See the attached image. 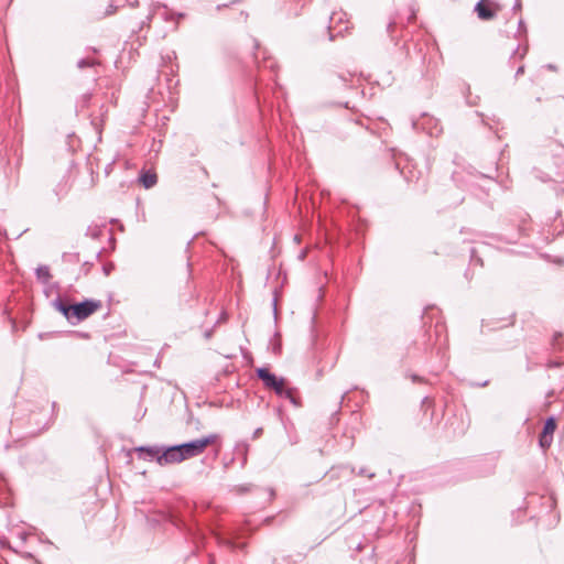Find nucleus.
Returning a JSON list of instances; mask_svg holds the SVG:
<instances>
[{
    "instance_id": "1",
    "label": "nucleus",
    "mask_w": 564,
    "mask_h": 564,
    "mask_svg": "<svg viewBox=\"0 0 564 564\" xmlns=\"http://www.w3.org/2000/svg\"><path fill=\"white\" fill-rule=\"evenodd\" d=\"M139 458L148 462H156L159 465H167L176 462V445L167 448L161 446H140L135 448Z\"/></svg>"
},
{
    "instance_id": "12",
    "label": "nucleus",
    "mask_w": 564,
    "mask_h": 564,
    "mask_svg": "<svg viewBox=\"0 0 564 564\" xmlns=\"http://www.w3.org/2000/svg\"><path fill=\"white\" fill-rule=\"evenodd\" d=\"M97 63L95 59H89V58H82L77 62V67L78 68H85V67H93L95 66Z\"/></svg>"
},
{
    "instance_id": "7",
    "label": "nucleus",
    "mask_w": 564,
    "mask_h": 564,
    "mask_svg": "<svg viewBox=\"0 0 564 564\" xmlns=\"http://www.w3.org/2000/svg\"><path fill=\"white\" fill-rule=\"evenodd\" d=\"M556 430V422L553 417L546 420L543 431L540 435V446L547 449L553 441V434Z\"/></svg>"
},
{
    "instance_id": "10",
    "label": "nucleus",
    "mask_w": 564,
    "mask_h": 564,
    "mask_svg": "<svg viewBox=\"0 0 564 564\" xmlns=\"http://www.w3.org/2000/svg\"><path fill=\"white\" fill-rule=\"evenodd\" d=\"M283 395L286 397L295 406H301L302 403L296 389L288 387L284 390Z\"/></svg>"
},
{
    "instance_id": "5",
    "label": "nucleus",
    "mask_w": 564,
    "mask_h": 564,
    "mask_svg": "<svg viewBox=\"0 0 564 564\" xmlns=\"http://www.w3.org/2000/svg\"><path fill=\"white\" fill-rule=\"evenodd\" d=\"M480 20H491L500 10V6L491 0H480L475 8Z\"/></svg>"
},
{
    "instance_id": "9",
    "label": "nucleus",
    "mask_w": 564,
    "mask_h": 564,
    "mask_svg": "<svg viewBox=\"0 0 564 564\" xmlns=\"http://www.w3.org/2000/svg\"><path fill=\"white\" fill-rule=\"evenodd\" d=\"M158 177L155 173L147 171L141 174L140 182L144 188H151L156 184Z\"/></svg>"
},
{
    "instance_id": "2",
    "label": "nucleus",
    "mask_w": 564,
    "mask_h": 564,
    "mask_svg": "<svg viewBox=\"0 0 564 564\" xmlns=\"http://www.w3.org/2000/svg\"><path fill=\"white\" fill-rule=\"evenodd\" d=\"M215 442V436H207L189 443L178 445V460L188 459L202 454L205 448Z\"/></svg>"
},
{
    "instance_id": "6",
    "label": "nucleus",
    "mask_w": 564,
    "mask_h": 564,
    "mask_svg": "<svg viewBox=\"0 0 564 564\" xmlns=\"http://www.w3.org/2000/svg\"><path fill=\"white\" fill-rule=\"evenodd\" d=\"M149 524L152 527H161L165 524H174L173 517L171 513L164 510H154L147 516Z\"/></svg>"
},
{
    "instance_id": "13",
    "label": "nucleus",
    "mask_w": 564,
    "mask_h": 564,
    "mask_svg": "<svg viewBox=\"0 0 564 564\" xmlns=\"http://www.w3.org/2000/svg\"><path fill=\"white\" fill-rule=\"evenodd\" d=\"M89 231V235L93 237V238H97L99 236V229L97 227L95 228H89L88 229Z\"/></svg>"
},
{
    "instance_id": "3",
    "label": "nucleus",
    "mask_w": 564,
    "mask_h": 564,
    "mask_svg": "<svg viewBox=\"0 0 564 564\" xmlns=\"http://www.w3.org/2000/svg\"><path fill=\"white\" fill-rule=\"evenodd\" d=\"M101 307V302L98 300L87 299L80 303L72 304V314L74 315L75 324L86 319Z\"/></svg>"
},
{
    "instance_id": "8",
    "label": "nucleus",
    "mask_w": 564,
    "mask_h": 564,
    "mask_svg": "<svg viewBox=\"0 0 564 564\" xmlns=\"http://www.w3.org/2000/svg\"><path fill=\"white\" fill-rule=\"evenodd\" d=\"M52 305L63 314V316L73 325H75L74 322V315L72 314V304H66L63 302L62 299L57 297L52 302Z\"/></svg>"
},
{
    "instance_id": "11",
    "label": "nucleus",
    "mask_w": 564,
    "mask_h": 564,
    "mask_svg": "<svg viewBox=\"0 0 564 564\" xmlns=\"http://www.w3.org/2000/svg\"><path fill=\"white\" fill-rule=\"evenodd\" d=\"M36 278L43 283H47L51 279L50 268L47 265H40L35 270Z\"/></svg>"
},
{
    "instance_id": "4",
    "label": "nucleus",
    "mask_w": 564,
    "mask_h": 564,
    "mask_svg": "<svg viewBox=\"0 0 564 564\" xmlns=\"http://www.w3.org/2000/svg\"><path fill=\"white\" fill-rule=\"evenodd\" d=\"M257 375L263 381L265 388L274 390L279 395H283L284 390L288 388V382L284 378L274 376L268 368H258Z\"/></svg>"
}]
</instances>
